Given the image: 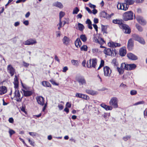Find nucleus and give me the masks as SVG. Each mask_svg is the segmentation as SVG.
<instances>
[{
    "instance_id": "28",
    "label": "nucleus",
    "mask_w": 147,
    "mask_h": 147,
    "mask_svg": "<svg viewBox=\"0 0 147 147\" xmlns=\"http://www.w3.org/2000/svg\"><path fill=\"white\" fill-rule=\"evenodd\" d=\"M91 60H92V64L91 65V67H93L94 68H95L97 64V59L96 58H93Z\"/></svg>"
},
{
    "instance_id": "58",
    "label": "nucleus",
    "mask_w": 147,
    "mask_h": 147,
    "mask_svg": "<svg viewBox=\"0 0 147 147\" xmlns=\"http://www.w3.org/2000/svg\"><path fill=\"white\" fill-rule=\"evenodd\" d=\"M94 28L95 29V30L96 31H98V27L95 24H94L92 25Z\"/></svg>"
},
{
    "instance_id": "42",
    "label": "nucleus",
    "mask_w": 147,
    "mask_h": 147,
    "mask_svg": "<svg viewBox=\"0 0 147 147\" xmlns=\"http://www.w3.org/2000/svg\"><path fill=\"white\" fill-rule=\"evenodd\" d=\"M82 98L84 99L85 100H88L90 98L87 95L85 94H82Z\"/></svg>"
},
{
    "instance_id": "48",
    "label": "nucleus",
    "mask_w": 147,
    "mask_h": 147,
    "mask_svg": "<svg viewBox=\"0 0 147 147\" xmlns=\"http://www.w3.org/2000/svg\"><path fill=\"white\" fill-rule=\"evenodd\" d=\"M9 133L10 136H11L12 135L14 134L15 133V132L13 130L9 129Z\"/></svg>"
},
{
    "instance_id": "46",
    "label": "nucleus",
    "mask_w": 147,
    "mask_h": 147,
    "mask_svg": "<svg viewBox=\"0 0 147 147\" xmlns=\"http://www.w3.org/2000/svg\"><path fill=\"white\" fill-rule=\"evenodd\" d=\"M137 93V92L136 90H132L130 91V94L131 95H136Z\"/></svg>"
},
{
    "instance_id": "3",
    "label": "nucleus",
    "mask_w": 147,
    "mask_h": 147,
    "mask_svg": "<svg viewBox=\"0 0 147 147\" xmlns=\"http://www.w3.org/2000/svg\"><path fill=\"white\" fill-rule=\"evenodd\" d=\"M119 27L123 29L125 34H129L131 33L130 28L127 25L123 24L122 25L120 26Z\"/></svg>"
},
{
    "instance_id": "17",
    "label": "nucleus",
    "mask_w": 147,
    "mask_h": 147,
    "mask_svg": "<svg viewBox=\"0 0 147 147\" xmlns=\"http://www.w3.org/2000/svg\"><path fill=\"white\" fill-rule=\"evenodd\" d=\"M111 64L113 66V67L115 69H116L117 67H118V63L116 59H113L112 60Z\"/></svg>"
},
{
    "instance_id": "41",
    "label": "nucleus",
    "mask_w": 147,
    "mask_h": 147,
    "mask_svg": "<svg viewBox=\"0 0 147 147\" xmlns=\"http://www.w3.org/2000/svg\"><path fill=\"white\" fill-rule=\"evenodd\" d=\"M136 27L138 30L140 32H142L143 31L142 27L138 24H136Z\"/></svg>"
},
{
    "instance_id": "4",
    "label": "nucleus",
    "mask_w": 147,
    "mask_h": 147,
    "mask_svg": "<svg viewBox=\"0 0 147 147\" xmlns=\"http://www.w3.org/2000/svg\"><path fill=\"white\" fill-rule=\"evenodd\" d=\"M118 99L115 97L112 98L110 100L109 103L110 105L115 108L118 107Z\"/></svg>"
},
{
    "instance_id": "26",
    "label": "nucleus",
    "mask_w": 147,
    "mask_h": 147,
    "mask_svg": "<svg viewBox=\"0 0 147 147\" xmlns=\"http://www.w3.org/2000/svg\"><path fill=\"white\" fill-rule=\"evenodd\" d=\"M121 6H122V10L124 11H126L127 10L129 6L128 4L125 3H121Z\"/></svg>"
},
{
    "instance_id": "34",
    "label": "nucleus",
    "mask_w": 147,
    "mask_h": 147,
    "mask_svg": "<svg viewBox=\"0 0 147 147\" xmlns=\"http://www.w3.org/2000/svg\"><path fill=\"white\" fill-rule=\"evenodd\" d=\"M129 67L130 70H132L135 69L136 67V65L134 63L129 64Z\"/></svg>"
},
{
    "instance_id": "16",
    "label": "nucleus",
    "mask_w": 147,
    "mask_h": 147,
    "mask_svg": "<svg viewBox=\"0 0 147 147\" xmlns=\"http://www.w3.org/2000/svg\"><path fill=\"white\" fill-rule=\"evenodd\" d=\"M22 90L23 92L24 96L28 97L30 96L32 94V92L31 91L25 90L23 89H22Z\"/></svg>"
},
{
    "instance_id": "64",
    "label": "nucleus",
    "mask_w": 147,
    "mask_h": 147,
    "mask_svg": "<svg viewBox=\"0 0 147 147\" xmlns=\"http://www.w3.org/2000/svg\"><path fill=\"white\" fill-rule=\"evenodd\" d=\"M93 12H92V13H93L94 14H96L98 12L97 10L95 8L94 9L92 10Z\"/></svg>"
},
{
    "instance_id": "39",
    "label": "nucleus",
    "mask_w": 147,
    "mask_h": 147,
    "mask_svg": "<svg viewBox=\"0 0 147 147\" xmlns=\"http://www.w3.org/2000/svg\"><path fill=\"white\" fill-rule=\"evenodd\" d=\"M105 62L102 59L101 60L100 63V65L97 69V70H99L101 67H103L104 65Z\"/></svg>"
},
{
    "instance_id": "21",
    "label": "nucleus",
    "mask_w": 147,
    "mask_h": 147,
    "mask_svg": "<svg viewBox=\"0 0 147 147\" xmlns=\"http://www.w3.org/2000/svg\"><path fill=\"white\" fill-rule=\"evenodd\" d=\"M75 44L76 46L77 47H80L82 45V42L79 38H78L75 42Z\"/></svg>"
},
{
    "instance_id": "1",
    "label": "nucleus",
    "mask_w": 147,
    "mask_h": 147,
    "mask_svg": "<svg viewBox=\"0 0 147 147\" xmlns=\"http://www.w3.org/2000/svg\"><path fill=\"white\" fill-rule=\"evenodd\" d=\"M133 13L131 11L125 12L123 15V19L124 20L127 21L133 19Z\"/></svg>"
},
{
    "instance_id": "55",
    "label": "nucleus",
    "mask_w": 147,
    "mask_h": 147,
    "mask_svg": "<svg viewBox=\"0 0 147 147\" xmlns=\"http://www.w3.org/2000/svg\"><path fill=\"white\" fill-rule=\"evenodd\" d=\"M8 121L10 123H13L14 122V120L12 117H10L9 118Z\"/></svg>"
},
{
    "instance_id": "13",
    "label": "nucleus",
    "mask_w": 147,
    "mask_h": 147,
    "mask_svg": "<svg viewBox=\"0 0 147 147\" xmlns=\"http://www.w3.org/2000/svg\"><path fill=\"white\" fill-rule=\"evenodd\" d=\"M138 22L141 24L145 25L146 24V20L142 17H139L137 18Z\"/></svg>"
},
{
    "instance_id": "19",
    "label": "nucleus",
    "mask_w": 147,
    "mask_h": 147,
    "mask_svg": "<svg viewBox=\"0 0 147 147\" xmlns=\"http://www.w3.org/2000/svg\"><path fill=\"white\" fill-rule=\"evenodd\" d=\"M7 91V88L5 86H3L0 87V95H2L5 93Z\"/></svg>"
},
{
    "instance_id": "24",
    "label": "nucleus",
    "mask_w": 147,
    "mask_h": 147,
    "mask_svg": "<svg viewBox=\"0 0 147 147\" xmlns=\"http://www.w3.org/2000/svg\"><path fill=\"white\" fill-rule=\"evenodd\" d=\"M107 13L104 11H103L100 12L99 14L100 17L107 19Z\"/></svg>"
},
{
    "instance_id": "43",
    "label": "nucleus",
    "mask_w": 147,
    "mask_h": 147,
    "mask_svg": "<svg viewBox=\"0 0 147 147\" xmlns=\"http://www.w3.org/2000/svg\"><path fill=\"white\" fill-rule=\"evenodd\" d=\"M91 59H90L89 61H88L86 65H87V67L88 68H90L91 67Z\"/></svg>"
},
{
    "instance_id": "60",
    "label": "nucleus",
    "mask_w": 147,
    "mask_h": 147,
    "mask_svg": "<svg viewBox=\"0 0 147 147\" xmlns=\"http://www.w3.org/2000/svg\"><path fill=\"white\" fill-rule=\"evenodd\" d=\"M58 107L60 110H62L63 108V106L61 104H59Z\"/></svg>"
},
{
    "instance_id": "33",
    "label": "nucleus",
    "mask_w": 147,
    "mask_h": 147,
    "mask_svg": "<svg viewBox=\"0 0 147 147\" xmlns=\"http://www.w3.org/2000/svg\"><path fill=\"white\" fill-rule=\"evenodd\" d=\"M110 113H105L104 114L102 115L104 118L106 119V121L108 120V119L110 117Z\"/></svg>"
},
{
    "instance_id": "9",
    "label": "nucleus",
    "mask_w": 147,
    "mask_h": 147,
    "mask_svg": "<svg viewBox=\"0 0 147 147\" xmlns=\"http://www.w3.org/2000/svg\"><path fill=\"white\" fill-rule=\"evenodd\" d=\"M134 46V41L132 38L129 39L127 43V48L129 51L132 50Z\"/></svg>"
},
{
    "instance_id": "23",
    "label": "nucleus",
    "mask_w": 147,
    "mask_h": 147,
    "mask_svg": "<svg viewBox=\"0 0 147 147\" xmlns=\"http://www.w3.org/2000/svg\"><path fill=\"white\" fill-rule=\"evenodd\" d=\"M129 64H126L125 63H123L121 64V67H123L124 69L130 70V69H129Z\"/></svg>"
},
{
    "instance_id": "31",
    "label": "nucleus",
    "mask_w": 147,
    "mask_h": 147,
    "mask_svg": "<svg viewBox=\"0 0 147 147\" xmlns=\"http://www.w3.org/2000/svg\"><path fill=\"white\" fill-rule=\"evenodd\" d=\"M124 2L128 5L134 4V1L133 0H125Z\"/></svg>"
},
{
    "instance_id": "56",
    "label": "nucleus",
    "mask_w": 147,
    "mask_h": 147,
    "mask_svg": "<svg viewBox=\"0 0 147 147\" xmlns=\"http://www.w3.org/2000/svg\"><path fill=\"white\" fill-rule=\"evenodd\" d=\"M85 9L89 13L91 14L92 13V11L88 7H85Z\"/></svg>"
},
{
    "instance_id": "11",
    "label": "nucleus",
    "mask_w": 147,
    "mask_h": 147,
    "mask_svg": "<svg viewBox=\"0 0 147 147\" xmlns=\"http://www.w3.org/2000/svg\"><path fill=\"white\" fill-rule=\"evenodd\" d=\"M127 57L129 59L132 60H136L138 59V57L131 53H129L127 54Z\"/></svg>"
},
{
    "instance_id": "35",
    "label": "nucleus",
    "mask_w": 147,
    "mask_h": 147,
    "mask_svg": "<svg viewBox=\"0 0 147 147\" xmlns=\"http://www.w3.org/2000/svg\"><path fill=\"white\" fill-rule=\"evenodd\" d=\"M108 45L111 47H116L115 42H109L108 43Z\"/></svg>"
},
{
    "instance_id": "53",
    "label": "nucleus",
    "mask_w": 147,
    "mask_h": 147,
    "mask_svg": "<svg viewBox=\"0 0 147 147\" xmlns=\"http://www.w3.org/2000/svg\"><path fill=\"white\" fill-rule=\"evenodd\" d=\"M50 82L52 83V84L55 85L56 86L58 85V84L56 83L55 81L53 80H50Z\"/></svg>"
},
{
    "instance_id": "18",
    "label": "nucleus",
    "mask_w": 147,
    "mask_h": 147,
    "mask_svg": "<svg viewBox=\"0 0 147 147\" xmlns=\"http://www.w3.org/2000/svg\"><path fill=\"white\" fill-rule=\"evenodd\" d=\"M112 22L113 23L115 24H118L120 25V26L122 25V24H123V21L122 20H118L117 19L113 20Z\"/></svg>"
},
{
    "instance_id": "8",
    "label": "nucleus",
    "mask_w": 147,
    "mask_h": 147,
    "mask_svg": "<svg viewBox=\"0 0 147 147\" xmlns=\"http://www.w3.org/2000/svg\"><path fill=\"white\" fill-rule=\"evenodd\" d=\"M7 69L8 72L10 74L11 76H13L15 72V69L11 65H9L7 66Z\"/></svg>"
},
{
    "instance_id": "15",
    "label": "nucleus",
    "mask_w": 147,
    "mask_h": 147,
    "mask_svg": "<svg viewBox=\"0 0 147 147\" xmlns=\"http://www.w3.org/2000/svg\"><path fill=\"white\" fill-rule=\"evenodd\" d=\"M100 105L101 107L104 109L106 111L111 110L113 109L112 107L108 106L104 103L101 104Z\"/></svg>"
},
{
    "instance_id": "12",
    "label": "nucleus",
    "mask_w": 147,
    "mask_h": 147,
    "mask_svg": "<svg viewBox=\"0 0 147 147\" xmlns=\"http://www.w3.org/2000/svg\"><path fill=\"white\" fill-rule=\"evenodd\" d=\"M85 91L87 93L92 96H95L98 94V92L97 91L91 89H86Z\"/></svg>"
},
{
    "instance_id": "59",
    "label": "nucleus",
    "mask_w": 147,
    "mask_h": 147,
    "mask_svg": "<svg viewBox=\"0 0 147 147\" xmlns=\"http://www.w3.org/2000/svg\"><path fill=\"white\" fill-rule=\"evenodd\" d=\"M29 134L30 136H35L36 134V133L34 132H29Z\"/></svg>"
},
{
    "instance_id": "57",
    "label": "nucleus",
    "mask_w": 147,
    "mask_h": 147,
    "mask_svg": "<svg viewBox=\"0 0 147 147\" xmlns=\"http://www.w3.org/2000/svg\"><path fill=\"white\" fill-rule=\"evenodd\" d=\"M86 23L87 24H92V22L90 19H88L86 21Z\"/></svg>"
},
{
    "instance_id": "49",
    "label": "nucleus",
    "mask_w": 147,
    "mask_h": 147,
    "mask_svg": "<svg viewBox=\"0 0 147 147\" xmlns=\"http://www.w3.org/2000/svg\"><path fill=\"white\" fill-rule=\"evenodd\" d=\"M64 13L63 11H60L59 13V19H61V18L64 16Z\"/></svg>"
},
{
    "instance_id": "54",
    "label": "nucleus",
    "mask_w": 147,
    "mask_h": 147,
    "mask_svg": "<svg viewBox=\"0 0 147 147\" xmlns=\"http://www.w3.org/2000/svg\"><path fill=\"white\" fill-rule=\"evenodd\" d=\"M117 8L119 9L122 10V6H121V3H118L117 5Z\"/></svg>"
},
{
    "instance_id": "38",
    "label": "nucleus",
    "mask_w": 147,
    "mask_h": 147,
    "mask_svg": "<svg viewBox=\"0 0 147 147\" xmlns=\"http://www.w3.org/2000/svg\"><path fill=\"white\" fill-rule=\"evenodd\" d=\"M79 9L78 8L76 7H75L73 9V14H77L78 12L79 11Z\"/></svg>"
},
{
    "instance_id": "6",
    "label": "nucleus",
    "mask_w": 147,
    "mask_h": 147,
    "mask_svg": "<svg viewBox=\"0 0 147 147\" xmlns=\"http://www.w3.org/2000/svg\"><path fill=\"white\" fill-rule=\"evenodd\" d=\"M104 75L106 76L110 77L111 73V70L107 66H105L103 68Z\"/></svg>"
},
{
    "instance_id": "36",
    "label": "nucleus",
    "mask_w": 147,
    "mask_h": 147,
    "mask_svg": "<svg viewBox=\"0 0 147 147\" xmlns=\"http://www.w3.org/2000/svg\"><path fill=\"white\" fill-rule=\"evenodd\" d=\"M14 97H18L20 98V95L19 90H16L14 92Z\"/></svg>"
},
{
    "instance_id": "25",
    "label": "nucleus",
    "mask_w": 147,
    "mask_h": 147,
    "mask_svg": "<svg viewBox=\"0 0 147 147\" xmlns=\"http://www.w3.org/2000/svg\"><path fill=\"white\" fill-rule=\"evenodd\" d=\"M69 41V38L67 36H65L63 39V42L64 44L67 45Z\"/></svg>"
},
{
    "instance_id": "44",
    "label": "nucleus",
    "mask_w": 147,
    "mask_h": 147,
    "mask_svg": "<svg viewBox=\"0 0 147 147\" xmlns=\"http://www.w3.org/2000/svg\"><path fill=\"white\" fill-rule=\"evenodd\" d=\"M107 26L101 25V30L102 32H103L105 30H107Z\"/></svg>"
},
{
    "instance_id": "45",
    "label": "nucleus",
    "mask_w": 147,
    "mask_h": 147,
    "mask_svg": "<svg viewBox=\"0 0 147 147\" xmlns=\"http://www.w3.org/2000/svg\"><path fill=\"white\" fill-rule=\"evenodd\" d=\"M144 103V102L143 101H140L135 103L133 105L135 106L140 104H143Z\"/></svg>"
},
{
    "instance_id": "52",
    "label": "nucleus",
    "mask_w": 147,
    "mask_h": 147,
    "mask_svg": "<svg viewBox=\"0 0 147 147\" xmlns=\"http://www.w3.org/2000/svg\"><path fill=\"white\" fill-rule=\"evenodd\" d=\"M27 139L28 140L29 142L30 143V144L32 146H34V142H33L31 140L30 138H27Z\"/></svg>"
},
{
    "instance_id": "32",
    "label": "nucleus",
    "mask_w": 147,
    "mask_h": 147,
    "mask_svg": "<svg viewBox=\"0 0 147 147\" xmlns=\"http://www.w3.org/2000/svg\"><path fill=\"white\" fill-rule=\"evenodd\" d=\"M71 63L73 65L76 66H78L79 64L78 61L75 60H72L71 61Z\"/></svg>"
},
{
    "instance_id": "40",
    "label": "nucleus",
    "mask_w": 147,
    "mask_h": 147,
    "mask_svg": "<svg viewBox=\"0 0 147 147\" xmlns=\"http://www.w3.org/2000/svg\"><path fill=\"white\" fill-rule=\"evenodd\" d=\"M130 136L127 135L123 138V140L125 141H126L131 138Z\"/></svg>"
},
{
    "instance_id": "7",
    "label": "nucleus",
    "mask_w": 147,
    "mask_h": 147,
    "mask_svg": "<svg viewBox=\"0 0 147 147\" xmlns=\"http://www.w3.org/2000/svg\"><path fill=\"white\" fill-rule=\"evenodd\" d=\"M104 53L107 55L114 56L113 48L105 49L104 50Z\"/></svg>"
},
{
    "instance_id": "37",
    "label": "nucleus",
    "mask_w": 147,
    "mask_h": 147,
    "mask_svg": "<svg viewBox=\"0 0 147 147\" xmlns=\"http://www.w3.org/2000/svg\"><path fill=\"white\" fill-rule=\"evenodd\" d=\"M88 47L86 45H83L80 48V50L81 51H87Z\"/></svg>"
},
{
    "instance_id": "47",
    "label": "nucleus",
    "mask_w": 147,
    "mask_h": 147,
    "mask_svg": "<svg viewBox=\"0 0 147 147\" xmlns=\"http://www.w3.org/2000/svg\"><path fill=\"white\" fill-rule=\"evenodd\" d=\"M14 88L15 90H18V87L19 84L18 82H14Z\"/></svg>"
},
{
    "instance_id": "50",
    "label": "nucleus",
    "mask_w": 147,
    "mask_h": 147,
    "mask_svg": "<svg viewBox=\"0 0 147 147\" xmlns=\"http://www.w3.org/2000/svg\"><path fill=\"white\" fill-rule=\"evenodd\" d=\"M89 7L91 8L94 9L96 7V6L92 4L91 3H90L88 4Z\"/></svg>"
},
{
    "instance_id": "22",
    "label": "nucleus",
    "mask_w": 147,
    "mask_h": 147,
    "mask_svg": "<svg viewBox=\"0 0 147 147\" xmlns=\"http://www.w3.org/2000/svg\"><path fill=\"white\" fill-rule=\"evenodd\" d=\"M53 6L58 7L59 8H62L63 7V4L59 2H56L54 3L53 4Z\"/></svg>"
},
{
    "instance_id": "62",
    "label": "nucleus",
    "mask_w": 147,
    "mask_h": 147,
    "mask_svg": "<svg viewBox=\"0 0 147 147\" xmlns=\"http://www.w3.org/2000/svg\"><path fill=\"white\" fill-rule=\"evenodd\" d=\"M16 101L18 102H20L22 101V97L21 98L18 97H16Z\"/></svg>"
},
{
    "instance_id": "14",
    "label": "nucleus",
    "mask_w": 147,
    "mask_h": 147,
    "mask_svg": "<svg viewBox=\"0 0 147 147\" xmlns=\"http://www.w3.org/2000/svg\"><path fill=\"white\" fill-rule=\"evenodd\" d=\"M79 83L80 85H84L86 84V81L83 76H81L77 80Z\"/></svg>"
},
{
    "instance_id": "30",
    "label": "nucleus",
    "mask_w": 147,
    "mask_h": 147,
    "mask_svg": "<svg viewBox=\"0 0 147 147\" xmlns=\"http://www.w3.org/2000/svg\"><path fill=\"white\" fill-rule=\"evenodd\" d=\"M80 38L83 42H85L87 40V38L85 34H81L80 36Z\"/></svg>"
},
{
    "instance_id": "5",
    "label": "nucleus",
    "mask_w": 147,
    "mask_h": 147,
    "mask_svg": "<svg viewBox=\"0 0 147 147\" xmlns=\"http://www.w3.org/2000/svg\"><path fill=\"white\" fill-rule=\"evenodd\" d=\"M36 43V40L32 38L29 39L23 43L24 45H32Z\"/></svg>"
},
{
    "instance_id": "63",
    "label": "nucleus",
    "mask_w": 147,
    "mask_h": 147,
    "mask_svg": "<svg viewBox=\"0 0 147 147\" xmlns=\"http://www.w3.org/2000/svg\"><path fill=\"white\" fill-rule=\"evenodd\" d=\"M94 22L95 24H96L98 22V20L96 18H94Z\"/></svg>"
},
{
    "instance_id": "10",
    "label": "nucleus",
    "mask_w": 147,
    "mask_h": 147,
    "mask_svg": "<svg viewBox=\"0 0 147 147\" xmlns=\"http://www.w3.org/2000/svg\"><path fill=\"white\" fill-rule=\"evenodd\" d=\"M36 99L38 103L41 105L43 106L45 104L44 98L41 96L36 97Z\"/></svg>"
},
{
    "instance_id": "29",
    "label": "nucleus",
    "mask_w": 147,
    "mask_h": 147,
    "mask_svg": "<svg viewBox=\"0 0 147 147\" xmlns=\"http://www.w3.org/2000/svg\"><path fill=\"white\" fill-rule=\"evenodd\" d=\"M78 29L80 31H82L84 29V26L83 25L80 23H78Z\"/></svg>"
},
{
    "instance_id": "61",
    "label": "nucleus",
    "mask_w": 147,
    "mask_h": 147,
    "mask_svg": "<svg viewBox=\"0 0 147 147\" xmlns=\"http://www.w3.org/2000/svg\"><path fill=\"white\" fill-rule=\"evenodd\" d=\"M71 107V104L69 102H67L66 105V107H67V108H70Z\"/></svg>"
},
{
    "instance_id": "2",
    "label": "nucleus",
    "mask_w": 147,
    "mask_h": 147,
    "mask_svg": "<svg viewBox=\"0 0 147 147\" xmlns=\"http://www.w3.org/2000/svg\"><path fill=\"white\" fill-rule=\"evenodd\" d=\"M133 39L135 41H137L140 44L144 45L145 43V42L144 38L139 35L136 34L132 35Z\"/></svg>"
},
{
    "instance_id": "51",
    "label": "nucleus",
    "mask_w": 147,
    "mask_h": 147,
    "mask_svg": "<svg viewBox=\"0 0 147 147\" xmlns=\"http://www.w3.org/2000/svg\"><path fill=\"white\" fill-rule=\"evenodd\" d=\"M21 110L23 112L26 114H27V112L25 111V108L23 106H22L21 108Z\"/></svg>"
},
{
    "instance_id": "20",
    "label": "nucleus",
    "mask_w": 147,
    "mask_h": 147,
    "mask_svg": "<svg viewBox=\"0 0 147 147\" xmlns=\"http://www.w3.org/2000/svg\"><path fill=\"white\" fill-rule=\"evenodd\" d=\"M120 55L122 57L124 56L125 55L126 53V50L123 48H121L119 50V51Z\"/></svg>"
},
{
    "instance_id": "27",
    "label": "nucleus",
    "mask_w": 147,
    "mask_h": 147,
    "mask_svg": "<svg viewBox=\"0 0 147 147\" xmlns=\"http://www.w3.org/2000/svg\"><path fill=\"white\" fill-rule=\"evenodd\" d=\"M117 71L118 72L119 74L120 75L122 74H123L124 71V69L123 67H121V65L120 67H117L116 69Z\"/></svg>"
}]
</instances>
